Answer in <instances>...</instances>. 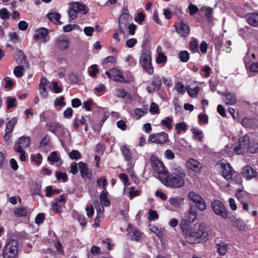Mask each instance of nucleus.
Returning a JSON list of instances; mask_svg holds the SVG:
<instances>
[{
    "label": "nucleus",
    "mask_w": 258,
    "mask_h": 258,
    "mask_svg": "<svg viewBox=\"0 0 258 258\" xmlns=\"http://www.w3.org/2000/svg\"><path fill=\"white\" fill-rule=\"evenodd\" d=\"M195 229L188 228L185 234L186 241L190 243L199 242L201 239L203 240L207 239L208 234L204 231V225L201 223H196L194 225Z\"/></svg>",
    "instance_id": "f257e3e1"
},
{
    "label": "nucleus",
    "mask_w": 258,
    "mask_h": 258,
    "mask_svg": "<svg viewBox=\"0 0 258 258\" xmlns=\"http://www.w3.org/2000/svg\"><path fill=\"white\" fill-rule=\"evenodd\" d=\"M185 177V176L173 174L168 171L166 175L161 177V181L167 187L178 188L184 185Z\"/></svg>",
    "instance_id": "f03ea898"
},
{
    "label": "nucleus",
    "mask_w": 258,
    "mask_h": 258,
    "mask_svg": "<svg viewBox=\"0 0 258 258\" xmlns=\"http://www.w3.org/2000/svg\"><path fill=\"white\" fill-rule=\"evenodd\" d=\"M217 166L222 175L227 180L236 183L241 182L240 176L232 169L229 163L219 162L217 164Z\"/></svg>",
    "instance_id": "7ed1b4c3"
},
{
    "label": "nucleus",
    "mask_w": 258,
    "mask_h": 258,
    "mask_svg": "<svg viewBox=\"0 0 258 258\" xmlns=\"http://www.w3.org/2000/svg\"><path fill=\"white\" fill-rule=\"evenodd\" d=\"M19 249L18 242L14 239H11L7 242L3 252V258H17Z\"/></svg>",
    "instance_id": "20e7f679"
},
{
    "label": "nucleus",
    "mask_w": 258,
    "mask_h": 258,
    "mask_svg": "<svg viewBox=\"0 0 258 258\" xmlns=\"http://www.w3.org/2000/svg\"><path fill=\"white\" fill-rule=\"evenodd\" d=\"M150 160L153 170L158 174L161 180V177L166 175V172L168 171L166 170L163 163L158 159L156 155H152Z\"/></svg>",
    "instance_id": "39448f33"
},
{
    "label": "nucleus",
    "mask_w": 258,
    "mask_h": 258,
    "mask_svg": "<svg viewBox=\"0 0 258 258\" xmlns=\"http://www.w3.org/2000/svg\"><path fill=\"white\" fill-rule=\"evenodd\" d=\"M140 64L144 70L149 75L154 72V68L152 63V58L150 52L142 53L139 59Z\"/></svg>",
    "instance_id": "423d86ee"
},
{
    "label": "nucleus",
    "mask_w": 258,
    "mask_h": 258,
    "mask_svg": "<svg viewBox=\"0 0 258 258\" xmlns=\"http://www.w3.org/2000/svg\"><path fill=\"white\" fill-rule=\"evenodd\" d=\"M197 216V213L196 210L190 207L187 216L182 219L179 223L180 228L183 232L187 231L190 225L196 219Z\"/></svg>",
    "instance_id": "0eeeda50"
},
{
    "label": "nucleus",
    "mask_w": 258,
    "mask_h": 258,
    "mask_svg": "<svg viewBox=\"0 0 258 258\" xmlns=\"http://www.w3.org/2000/svg\"><path fill=\"white\" fill-rule=\"evenodd\" d=\"M88 12V8L86 6L79 2H75L72 4L69 14L70 18L74 20L77 18L78 14H86Z\"/></svg>",
    "instance_id": "6e6552de"
},
{
    "label": "nucleus",
    "mask_w": 258,
    "mask_h": 258,
    "mask_svg": "<svg viewBox=\"0 0 258 258\" xmlns=\"http://www.w3.org/2000/svg\"><path fill=\"white\" fill-rule=\"evenodd\" d=\"M249 144V136L244 135L239 139L238 142L233 148V150L237 154H243L247 151Z\"/></svg>",
    "instance_id": "1a4fd4ad"
},
{
    "label": "nucleus",
    "mask_w": 258,
    "mask_h": 258,
    "mask_svg": "<svg viewBox=\"0 0 258 258\" xmlns=\"http://www.w3.org/2000/svg\"><path fill=\"white\" fill-rule=\"evenodd\" d=\"M211 208L217 215L226 219L228 218V212L223 204L219 200H214L211 203Z\"/></svg>",
    "instance_id": "9d476101"
},
{
    "label": "nucleus",
    "mask_w": 258,
    "mask_h": 258,
    "mask_svg": "<svg viewBox=\"0 0 258 258\" xmlns=\"http://www.w3.org/2000/svg\"><path fill=\"white\" fill-rule=\"evenodd\" d=\"M18 54L20 57V59L21 60L19 61V59L16 58V61L18 63H20L21 66L15 67L14 70V74L16 77L20 78L24 75V67L28 68L29 67V64L22 51H19Z\"/></svg>",
    "instance_id": "9b49d317"
},
{
    "label": "nucleus",
    "mask_w": 258,
    "mask_h": 258,
    "mask_svg": "<svg viewBox=\"0 0 258 258\" xmlns=\"http://www.w3.org/2000/svg\"><path fill=\"white\" fill-rule=\"evenodd\" d=\"M188 199L194 203L198 209L201 211H204L206 209L205 201L199 194L194 191H190L188 193Z\"/></svg>",
    "instance_id": "f8f14e48"
},
{
    "label": "nucleus",
    "mask_w": 258,
    "mask_h": 258,
    "mask_svg": "<svg viewBox=\"0 0 258 258\" xmlns=\"http://www.w3.org/2000/svg\"><path fill=\"white\" fill-rule=\"evenodd\" d=\"M168 140V134L162 132L149 135L148 141L152 143L162 145L166 143Z\"/></svg>",
    "instance_id": "ddd939ff"
},
{
    "label": "nucleus",
    "mask_w": 258,
    "mask_h": 258,
    "mask_svg": "<svg viewBox=\"0 0 258 258\" xmlns=\"http://www.w3.org/2000/svg\"><path fill=\"white\" fill-rule=\"evenodd\" d=\"M176 32L183 37H187L190 33L189 25L183 19H180L178 23L175 24Z\"/></svg>",
    "instance_id": "4468645a"
},
{
    "label": "nucleus",
    "mask_w": 258,
    "mask_h": 258,
    "mask_svg": "<svg viewBox=\"0 0 258 258\" xmlns=\"http://www.w3.org/2000/svg\"><path fill=\"white\" fill-rule=\"evenodd\" d=\"M105 74L109 78L114 81L125 83H128V81L124 78L121 72L116 68H113L106 71Z\"/></svg>",
    "instance_id": "2eb2a0df"
},
{
    "label": "nucleus",
    "mask_w": 258,
    "mask_h": 258,
    "mask_svg": "<svg viewBox=\"0 0 258 258\" xmlns=\"http://www.w3.org/2000/svg\"><path fill=\"white\" fill-rule=\"evenodd\" d=\"M48 35V30L44 27H41L35 30L34 38L36 40H41V42L45 43L49 40L47 38Z\"/></svg>",
    "instance_id": "dca6fc26"
},
{
    "label": "nucleus",
    "mask_w": 258,
    "mask_h": 258,
    "mask_svg": "<svg viewBox=\"0 0 258 258\" xmlns=\"http://www.w3.org/2000/svg\"><path fill=\"white\" fill-rule=\"evenodd\" d=\"M70 40L67 36H59L55 43V46L60 50H66L69 46Z\"/></svg>",
    "instance_id": "f3484780"
},
{
    "label": "nucleus",
    "mask_w": 258,
    "mask_h": 258,
    "mask_svg": "<svg viewBox=\"0 0 258 258\" xmlns=\"http://www.w3.org/2000/svg\"><path fill=\"white\" fill-rule=\"evenodd\" d=\"M186 167L195 172L199 173L202 169V165L197 160L190 158L185 163Z\"/></svg>",
    "instance_id": "a211bd4d"
},
{
    "label": "nucleus",
    "mask_w": 258,
    "mask_h": 258,
    "mask_svg": "<svg viewBox=\"0 0 258 258\" xmlns=\"http://www.w3.org/2000/svg\"><path fill=\"white\" fill-rule=\"evenodd\" d=\"M78 165L81 176L84 178L90 179L92 177V174L88 168L87 165L83 162H79Z\"/></svg>",
    "instance_id": "6ab92c4d"
},
{
    "label": "nucleus",
    "mask_w": 258,
    "mask_h": 258,
    "mask_svg": "<svg viewBox=\"0 0 258 258\" xmlns=\"http://www.w3.org/2000/svg\"><path fill=\"white\" fill-rule=\"evenodd\" d=\"M241 173L247 179H250L256 176L257 172L250 166H245L242 168Z\"/></svg>",
    "instance_id": "aec40b11"
},
{
    "label": "nucleus",
    "mask_w": 258,
    "mask_h": 258,
    "mask_svg": "<svg viewBox=\"0 0 258 258\" xmlns=\"http://www.w3.org/2000/svg\"><path fill=\"white\" fill-rule=\"evenodd\" d=\"M94 205L96 209L97 214V216L95 218V221H98L103 217L104 212V206L103 205H101L99 201H95Z\"/></svg>",
    "instance_id": "412c9836"
},
{
    "label": "nucleus",
    "mask_w": 258,
    "mask_h": 258,
    "mask_svg": "<svg viewBox=\"0 0 258 258\" xmlns=\"http://www.w3.org/2000/svg\"><path fill=\"white\" fill-rule=\"evenodd\" d=\"M120 150L125 161L130 162L133 156L131 150L126 146L122 145L120 146Z\"/></svg>",
    "instance_id": "4be33fe9"
},
{
    "label": "nucleus",
    "mask_w": 258,
    "mask_h": 258,
    "mask_svg": "<svg viewBox=\"0 0 258 258\" xmlns=\"http://www.w3.org/2000/svg\"><path fill=\"white\" fill-rule=\"evenodd\" d=\"M171 171L170 173L173 174L186 176L185 172L181 167L174 163L171 164Z\"/></svg>",
    "instance_id": "5701e85b"
},
{
    "label": "nucleus",
    "mask_w": 258,
    "mask_h": 258,
    "mask_svg": "<svg viewBox=\"0 0 258 258\" xmlns=\"http://www.w3.org/2000/svg\"><path fill=\"white\" fill-rule=\"evenodd\" d=\"M216 248L220 255H224L228 250V244L225 242H220L216 244Z\"/></svg>",
    "instance_id": "b1692460"
},
{
    "label": "nucleus",
    "mask_w": 258,
    "mask_h": 258,
    "mask_svg": "<svg viewBox=\"0 0 258 258\" xmlns=\"http://www.w3.org/2000/svg\"><path fill=\"white\" fill-rule=\"evenodd\" d=\"M223 96L224 97V101L227 105H233L237 101L236 97L233 93H226L224 94Z\"/></svg>",
    "instance_id": "393cba45"
},
{
    "label": "nucleus",
    "mask_w": 258,
    "mask_h": 258,
    "mask_svg": "<svg viewBox=\"0 0 258 258\" xmlns=\"http://www.w3.org/2000/svg\"><path fill=\"white\" fill-rule=\"evenodd\" d=\"M47 83V80L46 78L41 79L39 83L40 93L44 98L47 96L46 93Z\"/></svg>",
    "instance_id": "a878e982"
},
{
    "label": "nucleus",
    "mask_w": 258,
    "mask_h": 258,
    "mask_svg": "<svg viewBox=\"0 0 258 258\" xmlns=\"http://www.w3.org/2000/svg\"><path fill=\"white\" fill-rule=\"evenodd\" d=\"M248 23L252 26H258V14L252 13L249 14L247 17Z\"/></svg>",
    "instance_id": "bb28decb"
},
{
    "label": "nucleus",
    "mask_w": 258,
    "mask_h": 258,
    "mask_svg": "<svg viewBox=\"0 0 258 258\" xmlns=\"http://www.w3.org/2000/svg\"><path fill=\"white\" fill-rule=\"evenodd\" d=\"M48 19L51 21L61 25L62 23L59 21L60 15L56 12L49 13L47 14Z\"/></svg>",
    "instance_id": "cd10ccee"
},
{
    "label": "nucleus",
    "mask_w": 258,
    "mask_h": 258,
    "mask_svg": "<svg viewBox=\"0 0 258 258\" xmlns=\"http://www.w3.org/2000/svg\"><path fill=\"white\" fill-rule=\"evenodd\" d=\"M46 125L48 130L53 133L58 131L61 128L60 124L56 122H47Z\"/></svg>",
    "instance_id": "c85d7f7f"
},
{
    "label": "nucleus",
    "mask_w": 258,
    "mask_h": 258,
    "mask_svg": "<svg viewBox=\"0 0 258 258\" xmlns=\"http://www.w3.org/2000/svg\"><path fill=\"white\" fill-rule=\"evenodd\" d=\"M130 17L128 13H124L122 14L119 18L118 24L119 27L122 28L123 26H125L127 23V20Z\"/></svg>",
    "instance_id": "c756f323"
},
{
    "label": "nucleus",
    "mask_w": 258,
    "mask_h": 258,
    "mask_svg": "<svg viewBox=\"0 0 258 258\" xmlns=\"http://www.w3.org/2000/svg\"><path fill=\"white\" fill-rule=\"evenodd\" d=\"M100 200L103 206L107 207L110 205V201L107 197V192L106 190H103L100 195Z\"/></svg>",
    "instance_id": "7c9ffc66"
},
{
    "label": "nucleus",
    "mask_w": 258,
    "mask_h": 258,
    "mask_svg": "<svg viewBox=\"0 0 258 258\" xmlns=\"http://www.w3.org/2000/svg\"><path fill=\"white\" fill-rule=\"evenodd\" d=\"M30 138L29 137H22L18 141V143L24 148L28 147L30 144Z\"/></svg>",
    "instance_id": "2f4dec72"
},
{
    "label": "nucleus",
    "mask_w": 258,
    "mask_h": 258,
    "mask_svg": "<svg viewBox=\"0 0 258 258\" xmlns=\"http://www.w3.org/2000/svg\"><path fill=\"white\" fill-rule=\"evenodd\" d=\"M184 201L183 198L173 197L169 199V203L170 205L174 206H177L181 205Z\"/></svg>",
    "instance_id": "473e14b6"
},
{
    "label": "nucleus",
    "mask_w": 258,
    "mask_h": 258,
    "mask_svg": "<svg viewBox=\"0 0 258 258\" xmlns=\"http://www.w3.org/2000/svg\"><path fill=\"white\" fill-rule=\"evenodd\" d=\"M152 86H153V89L154 90H159L162 85L161 80L159 77H154L152 80Z\"/></svg>",
    "instance_id": "72a5a7b5"
},
{
    "label": "nucleus",
    "mask_w": 258,
    "mask_h": 258,
    "mask_svg": "<svg viewBox=\"0 0 258 258\" xmlns=\"http://www.w3.org/2000/svg\"><path fill=\"white\" fill-rule=\"evenodd\" d=\"M178 58L182 62H187L189 59V53L186 50H182L178 53Z\"/></svg>",
    "instance_id": "f704fd0d"
},
{
    "label": "nucleus",
    "mask_w": 258,
    "mask_h": 258,
    "mask_svg": "<svg viewBox=\"0 0 258 258\" xmlns=\"http://www.w3.org/2000/svg\"><path fill=\"white\" fill-rule=\"evenodd\" d=\"M199 45L198 41L195 39L189 43V50L192 52L195 53L198 51Z\"/></svg>",
    "instance_id": "c9c22d12"
},
{
    "label": "nucleus",
    "mask_w": 258,
    "mask_h": 258,
    "mask_svg": "<svg viewBox=\"0 0 258 258\" xmlns=\"http://www.w3.org/2000/svg\"><path fill=\"white\" fill-rule=\"evenodd\" d=\"M143 109L138 108H136L134 111V115L133 117L137 120L141 118L146 113Z\"/></svg>",
    "instance_id": "e433bc0d"
},
{
    "label": "nucleus",
    "mask_w": 258,
    "mask_h": 258,
    "mask_svg": "<svg viewBox=\"0 0 258 258\" xmlns=\"http://www.w3.org/2000/svg\"><path fill=\"white\" fill-rule=\"evenodd\" d=\"M117 92L118 93V96L121 98H125L130 101L132 99L131 95L126 92L124 89L119 88L117 89Z\"/></svg>",
    "instance_id": "4c0bfd02"
},
{
    "label": "nucleus",
    "mask_w": 258,
    "mask_h": 258,
    "mask_svg": "<svg viewBox=\"0 0 258 258\" xmlns=\"http://www.w3.org/2000/svg\"><path fill=\"white\" fill-rule=\"evenodd\" d=\"M200 88L198 86L195 87L194 88H191L189 87H187V93H188L189 95L192 98L197 97Z\"/></svg>",
    "instance_id": "58836bf2"
},
{
    "label": "nucleus",
    "mask_w": 258,
    "mask_h": 258,
    "mask_svg": "<svg viewBox=\"0 0 258 258\" xmlns=\"http://www.w3.org/2000/svg\"><path fill=\"white\" fill-rule=\"evenodd\" d=\"M167 61V56L165 54L162 52L158 53V55L156 58V62L158 64L165 63Z\"/></svg>",
    "instance_id": "ea45409f"
},
{
    "label": "nucleus",
    "mask_w": 258,
    "mask_h": 258,
    "mask_svg": "<svg viewBox=\"0 0 258 258\" xmlns=\"http://www.w3.org/2000/svg\"><path fill=\"white\" fill-rule=\"evenodd\" d=\"M14 213V214L18 217L25 216L27 214V210L25 208L20 207L16 209Z\"/></svg>",
    "instance_id": "a19ab883"
},
{
    "label": "nucleus",
    "mask_w": 258,
    "mask_h": 258,
    "mask_svg": "<svg viewBox=\"0 0 258 258\" xmlns=\"http://www.w3.org/2000/svg\"><path fill=\"white\" fill-rule=\"evenodd\" d=\"M17 100L15 98L8 97L7 100V108L11 109L16 106Z\"/></svg>",
    "instance_id": "79ce46f5"
},
{
    "label": "nucleus",
    "mask_w": 258,
    "mask_h": 258,
    "mask_svg": "<svg viewBox=\"0 0 258 258\" xmlns=\"http://www.w3.org/2000/svg\"><path fill=\"white\" fill-rule=\"evenodd\" d=\"M56 177L58 180H62L63 182H66L68 180L67 174L61 171H57L56 172Z\"/></svg>",
    "instance_id": "37998d69"
},
{
    "label": "nucleus",
    "mask_w": 258,
    "mask_h": 258,
    "mask_svg": "<svg viewBox=\"0 0 258 258\" xmlns=\"http://www.w3.org/2000/svg\"><path fill=\"white\" fill-rule=\"evenodd\" d=\"M128 234L131 236L132 240L136 241H138L141 237L140 232L137 229H134L132 232H129Z\"/></svg>",
    "instance_id": "c03bdc74"
},
{
    "label": "nucleus",
    "mask_w": 258,
    "mask_h": 258,
    "mask_svg": "<svg viewBox=\"0 0 258 258\" xmlns=\"http://www.w3.org/2000/svg\"><path fill=\"white\" fill-rule=\"evenodd\" d=\"M97 185L98 186H101L102 188L104 190H106V186L107 184V179L104 177H102L99 178L96 181Z\"/></svg>",
    "instance_id": "a18cd8bd"
},
{
    "label": "nucleus",
    "mask_w": 258,
    "mask_h": 258,
    "mask_svg": "<svg viewBox=\"0 0 258 258\" xmlns=\"http://www.w3.org/2000/svg\"><path fill=\"white\" fill-rule=\"evenodd\" d=\"M172 122L171 118L170 117H167L165 119L161 120V123L162 125L166 126L168 129L171 130L172 128Z\"/></svg>",
    "instance_id": "49530a36"
},
{
    "label": "nucleus",
    "mask_w": 258,
    "mask_h": 258,
    "mask_svg": "<svg viewBox=\"0 0 258 258\" xmlns=\"http://www.w3.org/2000/svg\"><path fill=\"white\" fill-rule=\"evenodd\" d=\"M233 225L236 227L239 230H243L245 229V225L241 219H236L233 221Z\"/></svg>",
    "instance_id": "de8ad7c7"
},
{
    "label": "nucleus",
    "mask_w": 258,
    "mask_h": 258,
    "mask_svg": "<svg viewBox=\"0 0 258 258\" xmlns=\"http://www.w3.org/2000/svg\"><path fill=\"white\" fill-rule=\"evenodd\" d=\"M9 40L13 43L17 42L19 39V36L16 32H11L8 34Z\"/></svg>",
    "instance_id": "09e8293b"
},
{
    "label": "nucleus",
    "mask_w": 258,
    "mask_h": 258,
    "mask_svg": "<svg viewBox=\"0 0 258 258\" xmlns=\"http://www.w3.org/2000/svg\"><path fill=\"white\" fill-rule=\"evenodd\" d=\"M69 157L71 159L78 160L81 157V154L78 150H73L69 153Z\"/></svg>",
    "instance_id": "8fccbe9b"
},
{
    "label": "nucleus",
    "mask_w": 258,
    "mask_h": 258,
    "mask_svg": "<svg viewBox=\"0 0 258 258\" xmlns=\"http://www.w3.org/2000/svg\"><path fill=\"white\" fill-rule=\"evenodd\" d=\"M187 129V126L184 122H180L175 125V130L177 134H180L181 131H185Z\"/></svg>",
    "instance_id": "3c124183"
},
{
    "label": "nucleus",
    "mask_w": 258,
    "mask_h": 258,
    "mask_svg": "<svg viewBox=\"0 0 258 258\" xmlns=\"http://www.w3.org/2000/svg\"><path fill=\"white\" fill-rule=\"evenodd\" d=\"M47 160L52 163L58 162L60 160L59 157L57 156V154L55 151L52 152L50 155L48 156Z\"/></svg>",
    "instance_id": "603ef678"
},
{
    "label": "nucleus",
    "mask_w": 258,
    "mask_h": 258,
    "mask_svg": "<svg viewBox=\"0 0 258 258\" xmlns=\"http://www.w3.org/2000/svg\"><path fill=\"white\" fill-rule=\"evenodd\" d=\"M247 151L251 153H256L258 151V144L255 142L249 143Z\"/></svg>",
    "instance_id": "864d4df0"
},
{
    "label": "nucleus",
    "mask_w": 258,
    "mask_h": 258,
    "mask_svg": "<svg viewBox=\"0 0 258 258\" xmlns=\"http://www.w3.org/2000/svg\"><path fill=\"white\" fill-rule=\"evenodd\" d=\"M149 111L150 113L152 114L159 113V109L158 105L156 103L152 102L151 104Z\"/></svg>",
    "instance_id": "5fc2aeb1"
},
{
    "label": "nucleus",
    "mask_w": 258,
    "mask_h": 258,
    "mask_svg": "<svg viewBox=\"0 0 258 258\" xmlns=\"http://www.w3.org/2000/svg\"><path fill=\"white\" fill-rule=\"evenodd\" d=\"M10 13L6 8L0 10V18L2 19H8L10 18Z\"/></svg>",
    "instance_id": "6e6d98bb"
},
{
    "label": "nucleus",
    "mask_w": 258,
    "mask_h": 258,
    "mask_svg": "<svg viewBox=\"0 0 258 258\" xmlns=\"http://www.w3.org/2000/svg\"><path fill=\"white\" fill-rule=\"evenodd\" d=\"M69 77L70 81L74 83H78L80 81V77L77 73H71Z\"/></svg>",
    "instance_id": "4d7b16f0"
},
{
    "label": "nucleus",
    "mask_w": 258,
    "mask_h": 258,
    "mask_svg": "<svg viewBox=\"0 0 258 258\" xmlns=\"http://www.w3.org/2000/svg\"><path fill=\"white\" fill-rule=\"evenodd\" d=\"M64 98L63 96H60L59 98H57L54 101L55 106H59L61 107H64L66 106V103L64 101Z\"/></svg>",
    "instance_id": "13d9d810"
},
{
    "label": "nucleus",
    "mask_w": 258,
    "mask_h": 258,
    "mask_svg": "<svg viewBox=\"0 0 258 258\" xmlns=\"http://www.w3.org/2000/svg\"><path fill=\"white\" fill-rule=\"evenodd\" d=\"M79 28V26L75 24H69L63 27V30L65 32H69L73 30L77 29Z\"/></svg>",
    "instance_id": "bf43d9fd"
},
{
    "label": "nucleus",
    "mask_w": 258,
    "mask_h": 258,
    "mask_svg": "<svg viewBox=\"0 0 258 258\" xmlns=\"http://www.w3.org/2000/svg\"><path fill=\"white\" fill-rule=\"evenodd\" d=\"M108 62L115 63V58L113 56H109L103 60L102 64L104 67L107 68Z\"/></svg>",
    "instance_id": "052dcab7"
},
{
    "label": "nucleus",
    "mask_w": 258,
    "mask_h": 258,
    "mask_svg": "<svg viewBox=\"0 0 258 258\" xmlns=\"http://www.w3.org/2000/svg\"><path fill=\"white\" fill-rule=\"evenodd\" d=\"M15 124V121L14 119H12L8 122L6 124V131L8 132L12 133L13 130L14 125Z\"/></svg>",
    "instance_id": "680f3d73"
},
{
    "label": "nucleus",
    "mask_w": 258,
    "mask_h": 258,
    "mask_svg": "<svg viewBox=\"0 0 258 258\" xmlns=\"http://www.w3.org/2000/svg\"><path fill=\"white\" fill-rule=\"evenodd\" d=\"M165 157L168 160H172L175 158V154L170 149H167L164 152Z\"/></svg>",
    "instance_id": "e2e57ef3"
},
{
    "label": "nucleus",
    "mask_w": 258,
    "mask_h": 258,
    "mask_svg": "<svg viewBox=\"0 0 258 258\" xmlns=\"http://www.w3.org/2000/svg\"><path fill=\"white\" fill-rule=\"evenodd\" d=\"M236 196H237L238 200L239 201H240V202L242 204L243 209L245 210H247L248 209V205L246 203H245L244 202V201L242 198V193H241L240 192H239V191L237 192L236 194Z\"/></svg>",
    "instance_id": "0e129e2a"
},
{
    "label": "nucleus",
    "mask_w": 258,
    "mask_h": 258,
    "mask_svg": "<svg viewBox=\"0 0 258 258\" xmlns=\"http://www.w3.org/2000/svg\"><path fill=\"white\" fill-rule=\"evenodd\" d=\"M188 9L189 10V14L190 16H193L195 15L196 13L198 12L199 10L197 6L193 4L189 5L188 7Z\"/></svg>",
    "instance_id": "69168bd1"
},
{
    "label": "nucleus",
    "mask_w": 258,
    "mask_h": 258,
    "mask_svg": "<svg viewBox=\"0 0 258 258\" xmlns=\"http://www.w3.org/2000/svg\"><path fill=\"white\" fill-rule=\"evenodd\" d=\"M192 133L195 135V137L199 140H201L202 138V131L199 130L198 128L195 127L192 129Z\"/></svg>",
    "instance_id": "338daca9"
},
{
    "label": "nucleus",
    "mask_w": 258,
    "mask_h": 258,
    "mask_svg": "<svg viewBox=\"0 0 258 258\" xmlns=\"http://www.w3.org/2000/svg\"><path fill=\"white\" fill-rule=\"evenodd\" d=\"M45 219V215L43 213L39 214L35 218V223L40 225L43 223Z\"/></svg>",
    "instance_id": "774afa93"
}]
</instances>
